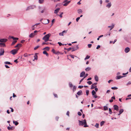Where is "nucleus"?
I'll list each match as a JSON object with an SVG mask.
<instances>
[{
	"instance_id": "obj_1",
	"label": "nucleus",
	"mask_w": 131,
	"mask_h": 131,
	"mask_svg": "<svg viewBox=\"0 0 131 131\" xmlns=\"http://www.w3.org/2000/svg\"><path fill=\"white\" fill-rule=\"evenodd\" d=\"M79 125L80 126H84V127H88V125H87L86 120L85 119H84L83 121L79 120Z\"/></svg>"
},
{
	"instance_id": "obj_2",
	"label": "nucleus",
	"mask_w": 131,
	"mask_h": 131,
	"mask_svg": "<svg viewBox=\"0 0 131 131\" xmlns=\"http://www.w3.org/2000/svg\"><path fill=\"white\" fill-rule=\"evenodd\" d=\"M51 36V34H48L45 35L42 38V39L44 40L45 42H46L49 40V38Z\"/></svg>"
},
{
	"instance_id": "obj_3",
	"label": "nucleus",
	"mask_w": 131,
	"mask_h": 131,
	"mask_svg": "<svg viewBox=\"0 0 131 131\" xmlns=\"http://www.w3.org/2000/svg\"><path fill=\"white\" fill-rule=\"evenodd\" d=\"M36 6L35 5H31L28 7L26 9V10H28L31 9H34L35 8Z\"/></svg>"
},
{
	"instance_id": "obj_4",
	"label": "nucleus",
	"mask_w": 131,
	"mask_h": 131,
	"mask_svg": "<svg viewBox=\"0 0 131 131\" xmlns=\"http://www.w3.org/2000/svg\"><path fill=\"white\" fill-rule=\"evenodd\" d=\"M19 49V48L13 49L10 51V53L13 55H14L17 53V51Z\"/></svg>"
},
{
	"instance_id": "obj_5",
	"label": "nucleus",
	"mask_w": 131,
	"mask_h": 131,
	"mask_svg": "<svg viewBox=\"0 0 131 131\" xmlns=\"http://www.w3.org/2000/svg\"><path fill=\"white\" fill-rule=\"evenodd\" d=\"M71 2L70 1H68L67 0H65L63 2V5L64 6H67Z\"/></svg>"
},
{
	"instance_id": "obj_6",
	"label": "nucleus",
	"mask_w": 131,
	"mask_h": 131,
	"mask_svg": "<svg viewBox=\"0 0 131 131\" xmlns=\"http://www.w3.org/2000/svg\"><path fill=\"white\" fill-rule=\"evenodd\" d=\"M79 48V47L78 46V45H77L75 46H74V47H72V52L78 49Z\"/></svg>"
},
{
	"instance_id": "obj_7",
	"label": "nucleus",
	"mask_w": 131,
	"mask_h": 131,
	"mask_svg": "<svg viewBox=\"0 0 131 131\" xmlns=\"http://www.w3.org/2000/svg\"><path fill=\"white\" fill-rule=\"evenodd\" d=\"M113 107L114 108V110H116V111H118L119 110V107L117 105H114L113 106Z\"/></svg>"
},
{
	"instance_id": "obj_8",
	"label": "nucleus",
	"mask_w": 131,
	"mask_h": 131,
	"mask_svg": "<svg viewBox=\"0 0 131 131\" xmlns=\"http://www.w3.org/2000/svg\"><path fill=\"white\" fill-rule=\"evenodd\" d=\"M4 52V50L2 49H1L0 51V56L3 55Z\"/></svg>"
},
{
	"instance_id": "obj_9",
	"label": "nucleus",
	"mask_w": 131,
	"mask_h": 131,
	"mask_svg": "<svg viewBox=\"0 0 131 131\" xmlns=\"http://www.w3.org/2000/svg\"><path fill=\"white\" fill-rule=\"evenodd\" d=\"M7 40V39L5 38H3L0 39V42H6Z\"/></svg>"
},
{
	"instance_id": "obj_10",
	"label": "nucleus",
	"mask_w": 131,
	"mask_h": 131,
	"mask_svg": "<svg viewBox=\"0 0 131 131\" xmlns=\"http://www.w3.org/2000/svg\"><path fill=\"white\" fill-rule=\"evenodd\" d=\"M130 50V48L128 47H127L125 48V51L126 53H128L129 51Z\"/></svg>"
},
{
	"instance_id": "obj_11",
	"label": "nucleus",
	"mask_w": 131,
	"mask_h": 131,
	"mask_svg": "<svg viewBox=\"0 0 131 131\" xmlns=\"http://www.w3.org/2000/svg\"><path fill=\"white\" fill-rule=\"evenodd\" d=\"M124 76H121L120 75L119 76H116L115 77V79L116 80H118L120 79L123 77H124Z\"/></svg>"
},
{
	"instance_id": "obj_12",
	"label": "nucleus",
	"mask_w": 131,
	"mask_h": 131,
	"mask_svg": "<svg viewBox=\"0 0 131 131\" xmlns=\"http://www.w3.org/2000/svg\"><path fill=\"white\" fill-rule=\"evenodd\" d=\"M85 72L84 71H83L81 72L80 74V77H83L85 74Z\"/></svg>"
},
{
	"instance_id": "obj_13",
	"label": "nucleus",
	"mask_w": 131,
	"mask_h": 131,
	"mask_svg": "<svg viewBox=\"0 0 131 131\" xmlns=\"http://www.w3.org/2000/svg\"><path fill=\"white\" fill-rule=\"evenodd\" d=\"M114 24H112V26H108V27L110 28V30H111L113 28H114Z\"/></svg>"
},
{
	"instance_id": "obj_14",
	"label": "nucleus",
	"mask_w": 131,
	"mask_h": 131,
	"mask_svg": "<svg viewBox=\"0 0 131 131\" xmlns=\"http://www.w3.org/2000/svg\"><path fill=\"white\" fill-rule=\"evenodd\" d=\"M60 8H57L54 11V13L55 14H57Z\"/></svg>"
},
{
	"instance_id": "obj_15",
	"label": "nucleus",
	"mask_w": 131,
	"mask_h": 131,
	"mask_svg": "<svg viewBox=\"0 0 131 131\" xmlns=\"http://www.w3.org/2000/svg\"><path fill=\"white\" fill-rule=\"evenodd\" d=\"M77 94L79 95H80L82 94V92L81 90L79 91L77 93Z\"/></svg>"
},
{
	"instance_id": "obj_16",
	"label": "nucleus",
	"mask_w": 131,
	"mask_h": 131,
	"mask_svg": "<svg viewBox=\"0 0 131 131\" xmlns=\"http://www.w3.org/2000/svg\"><path fill=\"white\" fill-rule=\"evenodd\" d=\"M35 35L34 33H31L29 35V37L30 38L33 37Z\"/></svg>"
},
{
	"instance_id": "obj_17",
	"label": "nucleus",
	"mask_w": 131,
	"mask_h": 131,
	"mask_svg": "<svg viewBox=\"0 0 131 131\" xmlns=\"http://www.w3.org/2000/svg\"><path fill=\"white\" fill-rule=\"evenodd\" d=\"M45 21H46V22L42 23L44 24H47L49 23V19H45Z\"/></svg>"
},
{
	"instance_id": "obj_18",
	"label": "nucleus",
	"mask_w": 131,
	"mask_h": 131,
	"mask_svg": "<svg viewBox=\"0 0 131 131\" xmlns=\"http://www.w3.org/2000/svg\"><path fill=\"white\" fill-rule=\"evenodd\" d=\"M111 3H109L107 4V5H106V7L109 8L111 7Z\"/></svg>"
},
{
	"instance_id": "obj_19",
	"label": "nucleus",
	"mask_w": 131,
	"mask_h": 131,
	"mask_svg": "<svg viewBox=\"0 0 131 131\" xmlns=\"http://www.w3.org/2000/svg\"><path fill=\"white\" fill-rule=\"evenodd\" d=\"M22 46V45L21 44L19 43L16 46H15V48H17L18 47H20Z\"/></svg>"
},
{
	"instance_id": "obj_20",
	"label": "nucleus",
	"mask_w": 131,
	"mask_h": 131,
	"mask_svg": "<svg viewBox=\"0 0 131 131\" xmlns=\"http://www.w3.org/2000/svg\"><path fill=\"white\" fill-rule=\"evenodd\" d=\"M5 45L4 43H3L2 42L0 43V46L1 47H5Z\"/></svg>"
},
{
	"instance_id": "obj_21",
	"label": "nucleus",
	"mask_w": 131,
	"mask_h": 131,
	"mask_svg": "<svg viewBox=\"0 0 131 131\" xmlns=\"http://www.w3.org/2000/svg\"><path fill=\"white\" fill-rule=\"evenodd\" d=\"M95 80V81L96 82H97L99 80V78L97 76V75H95V76L94 78Z\"/></svg>"
},
{
	"instance_id": "obj_22",
	"label": "nucleus",
	"mask_w": 131,
	"mask_h": 131,
	"mask_svg": "<svg viewBox=\"0 0 131 131\" xmlns=\"http://www.w3.org/2000/svg\"><path fill=\"white\" fill-rule=\"evenodd\" d=\"M7 129L8 130H12L14 129V128L12 126L11 127L8 126L7 127Z\"/></svg>"
},
{
	"instance_id": "obj_23",
	"label": "nucleus",
	"mask_w": 131,
	"mask_h": 131,
	"mask_svg": "<svg viewBox=\"0 0 131 131\" xmlns=\"http://www.w3.org/2000/svg\"><path fill=\"white\" fill-rule=\"evenodd\" d=\"M43 54H45L46 55V56H48V53L47 52V51L46 50H44L43 51Z\"/></svg>"
},
{
	"instance_id": "obj_24",
	"label": "nucleus",
	"mask_w": 131,
	"mask_h": 131,
	"mask_svg": "<svg viewBox=\"0 0 131 131\" xmlns=\"http://www.w3.org/2000/svg\"><path fill=\"white\" fill-rule=\"evenodd\" d=\"M96 86H95L93 84H92L91 85V89H93L95 87H96Z\"/></svg>"
},
{
	"instance_id": "obj_25",
	"label": "nucleus",
	"mask_w": 131,
	"mask_h": 131,
	"mask_svg": "<svg viewBox=\"0 0 131 131\" xmlns=\"http://www.w3.org/2000/svg\"><path fill=\"white\" fill-rule=\"evenodd\" d=\"M91 69V68L90 67H87L85 69V70L87 71H88Z\"/></svg>"
},
{
	"instance_id": "obj_26",
	"label": "nucleus",
	"mask_w": 131,
	"mask_h": 131,
	"mask_svg": "<svg viewBox=\"0 0 131 131\" xmlns=\"http://www.w3.org/2000/svg\"><path fill=\"white\" fill-rule=\"evenodd\" d=\"M13 123L15 124V125L16 126L17 125L19 124L18 122L15 121H13Z\"/></svg>"
},
{
	"instance_id": "obj_27",
	"label": "nucleus",
	"mask_w": 131,
	"mask_h": 131,
	"mask_svg": "<svg viewBox=\"0 0 131 131\" xmlns=\"http://www.w3.org/2000/svg\"><path fill=\"white\" fill-rule=\"evenodd\" d=\"M92 95H94L96 94V93L94 90H93L92 92Z\"/></svg>"
},
{
	"instance_id": "obj_28",
	"label": "nucleus",
	"mask_w": 131,
	"mask_h": 131,
	"mask_svg": "<svg viewBox=\"0 0 131 131\" xmlns=\"http://www.w3.org/2000/svg\"><path fill=\"white\" fill-rule=\"evenodd\" d=\"M34 59L33 60V61H34L35 59L37 60L38 57H37V56L36 53L35 54L34 56Z\"/></svg>"
},
{
	"instance_id": "obj_29",
	"label": "nucleus",
	"mask_w": 131,
	"mask_h": 131,
	"mask_svg": "<svg viewBox=\"0 0 131 131\" xmlns=\"http://www.w3.org/2000/svg\"><path fill=\"white\" fill-rule=\"evenodd\" d=\"M78 12L79 14H80L82 12V11L81 9H79L78 10Z\"/></svg>"
},
{
	"instance_id": "obj_30",
	"label": "nucleus",
	"mask_w": 131,
	"mask_h": 131,
	"mask_svg": "<svg viewBox=\"0 0 131 131\" xmlns=\"http://www.w3.org/2000/svg\"><path fill=\"white\" fill-rule=\"evenodd\" d=\"M4 64H12L11 63H10V62H8V61H6V62H4Z\"/></svg>"
},
{
	"instance_id": "obj_31",
	"label": "nucleus",
	"mask_w": 131,
	"mask_h": 131,
	"mask_svg": "<svg viewBox=\"0 0 131 131\" xmlns=\"http://www.w3.org/2000/svg\"><path fill=\"white\" fill-rule=\"evenodd\" d=\"M108 110V108L106 106H104V111L107 110Z\"/></svg>"
},
{
	"instance_id": "obj_32",
	"label": "nucleus",
	"mask_w": 131,
	"mask_h": 131,
	"mask_svg": "<svg viewBox=\"0 0 131 131\" xmlns=\"http://www.w3.org/2000/svg\"><path fill=\"white\" fill-rule=\"evenodd\" d=\"M11 38L12 39L14 40H18V38H17L14 37H11Z\"/></svg>"
},
{
	"instance_id": "obj_33",
	"label": "nucleus",
	"mask_w": 131,
	"mask_h": 131,
	"mask_svg": "<svg viewBox=\"0 0 131 131\" xmlns=\"http://www.w3.org/2000/svg\"><path fill=\"white\" fill-rule=\"evenodd\" d=\"M76 88H77L75 86H73V92H74L75 91L76 89Z\"/></svg>"
},
{
	"instance_id": "obj_34",
	"label": "nucleus",
	"mask_w": 131,
	"mask_h": 131,
	"mask_svg": "<svg viewBox=\"0 0 131 131\" xmlns=\"http://www.w3.org/2000/svg\"><path fill=\"white\" fill-rule=\"evenodd\" d=\"M17 41L16 40H14L12 42L11 45H14L17 42Z\"/></svg>"
},
{
	"instance_id": "obj_35",
	"label": "nucleus",
	"mask_w": 131,
	"mask_h": 131,
	"mask_svg": "<svg viewBox=\"0 0 131 131\" xmlns=\"http://www.w3.org/2000/svg\"><path fill=\"white\" fill-rule=\"evenodd\" d=\"M123 112L124 110L123 109H121L119 110V113L120 114H121Z\"/></svg>"
},
{
	"instance_id": "obj_36",
	"label": "nucleus",
	"mask_w": 131,
	"mask_h": 131,
	"mask_svg": "<svg viewBox=\"0 0 131 131\" xmlns=\"http://www.w3.org/2000/svg\"><path fill=\"white\" fill-rule=\"evenodd\" d=\"M109 114H111L112 112V110L111 108H109Z\"/></svg>"
},
{
	"instance_id": "obj_37",
	"label": "nucleus",
	"mask_w": 131,
	"mask_h": 131,
	"mask_svg": "<svg viewBox=\"0 0 131 131\" xmlns=\"http://www.w3.org/2000/svg\"><path fill=\"white\" fill-rule=\"evenodd\" d=\"M44 1V0H39V2L40 4H41Z\"/></svg>"
},
{
	"instance_id": "obj_38",
	"label": "nucleus",
	"mask_w": 131,
	"mask_h": 131,
	"mask_svg": "<svg viewBox=\"0 0 131 131\" xmlns=\"http://www.w3.org/2000/svg\"><path fill=\"white\" fill-rule=\"evenodd\" d=\"M90 58V56H89L88 55H87L86 56V57L85 58L84 60H86V59H89Z\"/></svg>"
},
{
	"instance_id": "obj_39",
	"label": "nucleus",
	"mask_w": 131,
	"mask_h": 131,
	"mask_svg": "<svg viewBox=\"0 0 131 131\" xmlns=\"http://www.w3.org/2000/svg\"><path fill=\"white\" fill-rule=\"evenodd\" d=\"M104 123V122L103 121H102L100 123V125L101 126H102Z\"/></svg>"
},
{
	"instance_id": "obj_40",
	"label": "nucleus",
	"mask_w": 131,
	"mask_h": 131,
	"mask_svg": "<svg viewBox=\"0 0 131 131\" xmlns=\"http://www.w3.org/2000/svg\"><path fill=\"white\" fill-rule=\"evenodd\" d=\"M69 86L70 88H72L73 86V85L70 82L69 83Z\"/></svg>"
},
{
	"instance_id": "obj_41",
	"label": "nucleus",
	"mask_w": 131,
	"mask_h": 131,
	"mask_svg": "<svg viewBox=\"0 0 131 131\" xmlns=\"http://www.w3.org/2000/svg\"><path fill=\"white\" fill-rule=\"evenodd\" d=\"M47 48H48V49H47V50H49V48L48 47H46L45 48L43 49V50H44L45 49H46Z\"/></svg>"
},
{
	"instance_id": "obj_42",
	"label": "nucleus",
	"mask_w": 131,
	"mask_h": 131,
	"mask_svg": "<svg viewBox=\"0 0 131 131\" xmlns=\"http://www.w3.org/2000/svg\"><path fill=\"white\" fill-rule=\"evenodd\" d=\"M95 126L97 128H98L99 127V124L98 123H96L95 125Z\"/></svg>"
},
{
	"instance_id": "obj_43",
	"label": "nucleus",
	"mask_w": 131,
	"mask_h": 131,
	"mask_svg": "<svg viewBox=\"0 0 131 131\" xmlns=\"http://www.w3.org/2000/svg\"><path fill=\"white\" fill-rule=\"evenodd\" d=\"M36 27H35V26L34 25H33L32 26V30H34L35 29V28Z\"/></svg>"
},
{
	"instance_id": "obj_44",
	"label": "nucleus",
	"mask_w": 131,
	"mask_h": 131,
	"mask_svg": "<svg viewBox=\"0 0 131 131\" xmlns=\"http://www.w3.org/2000/svg\"><path fill=\"white\" fill-rule=\"evenodd\" d=\"M111 89L112 90H116L118 89V88L116 87H112L111 88Z\"/></svg>"
},
{
	"instance_id": "obj_45",
	"label": "nucleus",
	"mask_w": 131,
	"mask_h": 131,
	"mask_svg": "<svg viewBox=\"0 0 131 131\" xmlns=\"http://www.w3.org/2000/svg\"><path fill=\"white\" fill-rule=\"evenodd\" d=\"M87 83L89 85H90L92 83V82L90 81H89L87 82Z\"/></svg>"
},
{
	"instance_id": "obj_46",
	"label": "nucleus",
	"mask_w": 131,
	"mask_h": 131,
	"mask_svg": "<svg viewBox=\"0 0 131 131\" xmlns=\"http://www.w3.org/2000/svg\"><path fill=\"white\" fill-rule=\"evenodd\" d=\"M89 93V91L88 90H86V94L87 96H88Z\"/></svg>"
},
{
	"instance_id": "obj_47",
	"label": "nucleus",
	"mask_w": 131,
	"mask_h": 131,
	"mask_svg": "<svg viewBox=\"0 0 131 131\" xmlns=\"http://www.w3.org/2000/svg\"><path fill=\"white\" fill-rule=\"evenodd\" d=\"M39 47V46H36V47H35L34 49V50H36V49H37Z\"/></svg>"
},
{
	"instance_id": "obj_48",
	"label": "nucleus",
	"mask_w": 131,
	"mask_h": 131,
	"mask_svg": "<svg viewBox=\"0 0 131 131\" xmlns=\"http://www.w3.org/2000/svg\"><path fill=\"white\" fill-rule=\"evenodd\" d=\"M64 33H63L62 32H60L59 33V34L60 36H63Z\"/></svg>"
},
{
	"instance_id": "obj_49",
	"label": "nucleus",
	"mask_w": 131,
	"mask_h": 131,
	"mask_svg": "<svg viewBox=\"0 0 131 131\" xmlns=\"http://www.w3.org/2000/svg\"><path fill=\"white\" fill-rule=\"evenodd\" d=\"M93 97L94 98H96L98 97V96L96 95V94L94 95H93Z\"/></svg>"
},
{
	"instance_id": "obj_50",
	"label": "nucleus",
	"mask_w": 131,
	"mask_h": 131,
	"mask_svg": "<svg viewBox=\"0 0 131 131\" xmlns=\"http://www.w3.org/2000/svg\"><path fill=\"white\" fill-rule=\"evenodd\" d=\"M88 46L89 48H90L91 47L92 44H89L88 45Z\"/></svg>"
},
{
	"instance_id": "obj_51",
	"label": "nucleus",
	"mask_w": 131,
	"mask_h": 131,
	"mask_svg": "<svg viewBox=\"0 0 131 131\" xmlns=\"http://www.w3.org/2000/svg\"><path fill=\"white\" fill-rule=\"evenodd\" d=\"M60 53V52L59 51H57V52H55V54H59Z\"/></svg>"
},
{
	"instance_id": "obj_52",
	"label": "nucleus",
	"mask_w": 131,
	"mask_h": 131,
	"mask_svg": "<svg viewBox=\"0 0 131 131\" xmlns=\"http://www.w3.org/2000/svg\"><path fill=\"white\" fill-rule=\"evenodd\" d=\"M78 114L79 116H81L82 115L81 113L80 112H78Z\"/></svg>"
},
{
	"instance_id": "obj_53",
	"label": "nucleus",
	"mask_w": 131,
	"mask_h": 131,
	"mask_svg": "<svg viewBox=\"0 0 131 131\" xmlns=\"http://www.w3.org/2000/svg\"><path fill=\"white\" fill-rule=\"evenodd\" d=\"M63 14V12H61L60 15H59V16L61 17V18H62V15Z\"/></svg>"
},
{
	"instance_id": "obj_54",
	"label": "nucleus",
	"mask_w": 131,
	"mask_h": 131,
	"mask_svg": "<svg viewBox=\"0 0 131 131\" xmlns=\"http://www.w3.org/2000/svg\"><path fill=\"white\" fill-rule=\"evenodd\" d=\"M24 56L25 57H28V54L27 53H25L24 54Z\"/></svg>"
},
{
	"instance_id": "obj_55",
	"label": "nucleus",
	"mask_w": 131,
	"mask_h": 131,
	"mask_svg": "<svg viewBox=\"0 0 131 131\" xmlns=\"http://www.w3.org/2000/svg\"><path fill=\"white\" fill-rule=\"evenodd\" d=\"M58 43L59 45L60 46H61L62 45H63V44H62L60 42H58Z\"/></svg>"
},
{
	"instance_id": "obj_56",
	"label": "nucleus",
	"mask_w": 131,
	"mask_h": 131,
	"mask_svg": "<svg viewBox=\"0 0 131 131\" xmlns=\"http://www.w3.org/2000/svg\"><path fill=\"white\" fill-rule=\"evenodd\" d=\"M80 19V17H78L76 19V20L77 22H78Z\"/></svg>"
},
{
	"instance_id": "obj_57",
	"label": "nucleus",
	"mask_w": 131,
	"mask_h": 131,
	"mask_svg": "<svg viewBox=\"0 0 131 131\" xmlns=\"http://www.w3.org/2000/svg\"><path fill=\"white\" fill-rule=\"evenodd\" d=\"M131 84V82L129 81L128 82V83L126 85H129Z\"/></svg>"
},
{
	"instance_id": "obj_58",
	"label": "nucleus",
	"mask_w": 131,
	"mask_h": 131,
	"mask_svg": "<svg viewBox=\"0 0 131 131\" xmlns=\"http://www.w3.org/2000/svg\"><path fill=\"white\" fill-rule=\"evenodd\" d=\"M83 87V86L79 85L78 86V88L80 89H81Z\"/></svg>"
},
{
	"instance_id": "obj_59",
	"label": "nucleus",
	"mask_w": 131,
	"mask_h": 131,
	"mask_svg": "<svg viewBox=\"0 0 131 131\" xmlns=\"http://www.w3.org/2000/svg\"><path fill=\"white\" fill-rule=\"evenodd\" d=\"M100 46L99 45H98L97 46V47L96 48V49H98L99 48H100Z\"/></svg>"
},
{
	"instance_id": "obj_60",
	"label": "nucleus",
	"mask_w": 131,
	"mask_h": 131,
	"mask_svg": "<svg viewBox=\"0 0 131 131\" xmlns=\"http://www.w3.org/2000/svg\"><path fill=\"white\" fill-rule=\"evenodd\" d=\"M72 49V48L70 47V48H67V50L68 51H70V50H71Z\"/></svg>"
},
{
	"instance_id": "obj_61",
	"label": "nucleus",
	"mask_w": 131,
	"mask_h": 131,
	"mask_svg": "<svg viewBox=\"0 0 131 131\" xmlns=\"http://www.w3.org/2000/svg\"><path fill=\"white\" fill-rule=\"evenodd\" d=\"M53 95L55 97H58V96L57 94H54Z\"/></svg>"
},
{
	"instance_id": "obj_62",
	"label": "nucleus",
	"mask_w": 131,
	"mask_h": 131,
	"mask_svg": "<svg viewBox=\"0 0 131 131\" xmlns=\"http://www.w3.org/2000/svg\"><path fill=\"white\" fill-rule=\"evenodd\" d=\"M69 111H68L67 113L66 114L68 116H69Z\"/></svg>"
},
{
	"instance_id": "obj_63",
	"label": "nucleus",
	"mask_w": 131,
	"mask_h": 131,
	"mask_svg": "<svg viewBox=\"0 0 131 131\" xmlns=\"http://www.w3.org/2000/svg\"><path fill=\"white\" fill-rule=\"evenodd\" d=\"M88 75V74H87V73H86V74H85V76H84V77H83V78L84 79Z\"/></svg>"
},
{
	"instance_id": "obj_64",
	"label": "nucleus",
	"mask_w": 131,
	"mask_h": 131,
	"mask_svg": "<svg viewBox=\"0 0 131 131\" xmlns=\"http://www.w3.org/2000/svg\"><path fill=\"white\" fill-rule=\"evenodd\" d=\"M14 62H15L16 63H18V61H17V59H16L14 60Z\"/></svg>"
}]
</instances>
